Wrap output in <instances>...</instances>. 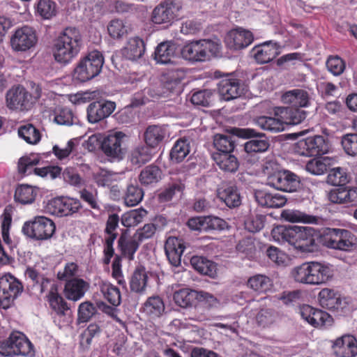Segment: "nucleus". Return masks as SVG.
<instances>
[{"mask_svg": "<svg viewBox=\"0 0 357 357\" xmlns=\"http://www.w3.org/2000/svg\"><path fill=\"white\" fill-rule=\"evenodd\" d=\"M82 37L75 26H68L54 40L53 56L57 62L67 63L80 51Z\"/></svg>", "mask_w": 357, "mask_h": 357, "instance_id": "f257e3e1", "label": "nucleus"}, {"mask_svg": "<svg viewBox=\"0 0 357 357\" xmlns=\"http://www.w3.org/2000/svg\"><path fill=\"white\" fill-rule=\"evenodd\" d=\"M291 275L297 282L318 285L328 282L332 277V272L325 264L310 261L294 267Z\"/></svg>", "mask_w": 357, "mask_h": 357, "instance_id": "f03ea898", "label": "nucleus"}, {"mask_svg": "<svg viewBox=\"0 0 357 357\" xmlns=\"http://www.w3.org/2000/svg\"><path fill=\"white\" fill-rule=\"evenodd\" d=\"M220 49L221 44L218 40H199L183 46L181 55L183 58L190 61H204L217 56Z\"/></svg>", "mask_w": 357, "mask_h": 357, "instance_id": "7ed1b4c3", "label": "nucleus"}, {"mask_svg": "<svg viewBox=\"0 0 357 357\" xmlns=\"http://www.w3.org/2000/svg\"><path fill=\"white\" fill-rule=\"evenodd\" d=\"M103 63L102 54L98 51H93L79 61L74 70L73 77L82 82L90 80L99 75Z\"/></svg>", "mask_w": 357, "mask_h": 357, "instance_id": "20e7f679", "label": "nucleus"}, {"mask_svg": "<svg viewBox=\"0 0 357 357\" xmlns=\"http://www.w3.org/2000/svg\"><path fill=\"white\" fill-rule=\"evenodd\" d=\"M0 354L5 356L22 355L32 356L33 347L26 337L19 331L13 332L6 341L0 343Z\"/></svg>", "mask_w": 357, "mask_h": 357, "instance_id": "39448f33", "label": "nucleus"}, {"mask_svg": "<svg viewBox=\"0 0 357 357\" xmlns=\"http://www.w3.org/2000/svg\"><path fill=\"white\" fill-rule=\"evenodd\" d=\"M55 229L53 221L45 216H37L33 220L26 222L22 227L25 235L36 240L50 238Z\"/></svg>", "mask_w": 357, "mask_h": 357, "instance_id": "423d86ee", "label": "nucleus"}, {"mask_svg": "<svg viewBox=\"0 0 357 357\" xmlns=\"http://www.w3.org/2000/svg\"><path fill=\"white\" fill-rule=\"evenodd\" d=\"M271 162H268L265 167L266 173L268 175V184L280 190L286 192L295 191L299 185L298 176L287 170L271 172L269 171V167H271Z\"/></svg>", "mask_w": 357, "mask_h": 357, "instance_id": "0eeeda50", "label": "nucleus"}, {"mask_svg": "<svg viewBox=\"0 0 357 357\" xmlns=\"http://www.w3.org/2000/svg\"><path fill=\"white\" fill-rule=\"evenodd\" d=\"M328 150V142L321 135L300 139L294 145V151L296 153L307 157L325 154Z\"/></svg>", "mask_w": 357, "mask_h": 357, "instance_id": "6e6552de", "label": "nucleus"}, {"mask_svg": "<svg viewBox=\"0 0 357 357\" xmlns=\"http://www.w3.org/2000/svg\"><path fill=\"white\" fill-rule=\"evenodd\" d=\"M290 244L302 252H312L315 247L314 229L310 227L293 226Z\"/></svg>", "mask_w": 357, "mask_h": 357, "instance_id": "1a4fd4ad", "label": "nucleus"}, {"mask_svg": "<svg viewBox=\"0 0 357 357\" xmlns=\"http://www.w3.org/2000/svg\"><path fill=\"white\" fill-rule=\"evenodd\" d=\"M22 291V284L13 276L5 275L0 278V307L8 308Z\"/></svg>", "mask_w": 357, "mask_h": 357, "instance_id": "9d476101", "label": "nucleus"}, {"mask_svg": "<svg viewBox=\"0 0 357 357\" xmlns=\"http://www.w3.org/2000/svg\"><path fill=\"white\" fill-rule=\"evenodd\" d=\"M6 104L12 110H27L31 105V96L24 86L15 85L6 93Z\"/></svg>", "mask_w": 357, "mask_h": 357, "instance_id": "9b49d317", "label": "nucleus"}, {"mask_svg": "<svg viewBox=\"0 0 357 357\" xmlns=\"http://www.w3.org/2000/svg\"><path fill=\"white\" fill-rule=\"evenodd\" d=\"M353 235L343 229H330L324 239L326 246L330 248L349 250L353 245Z\"/></svg>", "mask_w": 357, "mask_h": 357, "instance_id": "f8f14e48", "label": "nucleus"}, {"mask_svg": "<svg viewBox=\"0 0 357 357\" xmlns=\"http://www.w3.org/2000/svg\"><path fill=\"white\" fill-rule=\"evenodd\" d=\"M36 31L29 26H24L15 31L10 39L12 49L16 52H25L37 43Z\"/></svg>", "mask_w": 357, "mask_h": 357, "instance_id": "ddd939ff", "label": "nucleus"}, {"mask_svg": "<svg viewBox=\"0 0 357 357\" xmlns=\"http://www.w3.org/2000/svg\"><path fill=\"white\" fill-rule=\"evenodd\" d=\"M254 36L251 31L241 27L234 29L227 32L225 43L231 50H242L252 43Z\"/></svg>", "mask_w": 357, "mask_h": 357, "instance_id": "4468645a", "label": "nucleus"}, {"mask_svg": "<svg viewBox=\"0 0 357 357\" xmlns=\"http://www.w3.org/2000/svg\"><path fill=\"white\" fill-rule=\"evenodd\" d=\"M114 102L100 100L89 104L87 107V119L91 123H96L108 117L115 109Z\"/></svg>", "mask_w": 357, "mask_h": 357, "instance_id": "2eb2a0df", "label": "nucleus"}, {"mask_svg": "<svg viewBox=\"0 0 357 357\" xmlns=\"http://www.w3.org/2000/svg\"><path fill=\"white\" fill-rule=\"evenodd\" d=\"M332 348L338 357H354L357 355V340L353 335H344L333 342Z\"/></svg>", "mask_w": 357, "mask_h": 357, "instance_id": "dca6fc26", "label": "nucleus"}, {"mask_svg": "<svg viewBox=\"0 0 357 357\" xmlns=\"http://www.w3.org/2000/svg\"><path fill=\"white\" fill-rule=\"evenodd\" d=\"M125 135L122 132H116L105 137L102 143V151L107 155L114 158H120L123 153L122 148L123 139Z\"/></svg>", "mask_w": 357, "mask_h": 357, "instance_id": "f3484780", "label": "nucleus"}, {"mask_svg": "<svg viewBox=\"0 0 357 357\" xmlns=\"http://www.w3.org/2000/svg\"><path fill=\"white\" fill-rule=\"evenodd\" d=\"M218 91L223 99L231 100L240 97L243 93V88L240 80L230 77L220 81Z\"/></svg>", "mask_w": 357, "mask_h": 357, "instance_id": "a211bd4d", "label": "nucleus"}, {"mask_svg": "<svg viewBox=\"0 0 357 357\" xmlns=\"http://www.w3.org/2000/svg\"><path fill=\"white\" fill-rule=\"evenodd\" d=\"M225 221L218 217L205 216L190 218L188 225L195 231H208L223 229Z\"/></svg>", "mask_w": 357, "mask_h": 357, "instance_id": "6ab92c4d", "label": "nucleus"}, {"mask_svg": "<svg viewBox=\"0 0 357 357\" xmlns=\"http://www.w3.org/2000/svg\"><path fill=\"white\" fill-rule=\"evenodd\" d=\"M252 54L258 63H266L275 58L280 51L275 43L269 41L256 45L252 50Z\"/></svg>", "mask_w": 357, "mask_h": 357, "instance_id": "aec40b11", "label": "nucleus"}, {"mask_svg": "<svg viewBox=\"0 0 357 357\" xmlns=\"http://www.w3.org/2000/svg\"><path fill=\"white\" fill-rule=\"evenodd\" d=\"M185 246L183 241L176 237L167 238L165 245L166 255L169 261L174 266H178L181 264V255Z\"/></svg>", "mask_w": 357, "mask_h": 357, "instance_id": "412c9836", "label": "nucleus"}, {"mask_svg": "<svg viewBox=\"0 0 357 357\" xmlns=\"http://www.w3.org/2000/svg\"><path fill=\"white\" fill-rule=\"evenodd\" d=\"M176 5L172 1H165L158 5L152 12V22H171L176 17Z\"/></svg>", "mask_w": 357, "mask_h": 357, "instance_id": "4be33fe9", "label": "nucleus"}, {"mask_svg": "<svg viewBox=\"0 0 357 357\" xmlns=\"http://www.w3.org/2000/svg\"><path fill=\"white\" fill-rule=\"evenodd\" d=\"M89 284L83 279L75 278L66 282L64 287L65 296L68 300L78 301L84 296Z\"/></svg>", "mask_w": 357, "mask_h": 357, "instance_id": "5701e85b", "label": "nucleus"}, {"mask_svg": "<svg viewBox=\"0 0 357 357\" xmlns=\"http://www.w3.org/2000/svg\"><path fill=\"white\" fill-rule=\"evenodd\" d=\"M144 41L138 36L129 38L126 46L122 50L124 57L129 60L140 59L145 52Z\"/></svg>", "mask_w": 357, "mask_h": 357, "instance_id": "b1692460", "label": "nucleus"}, {"mask_svg": "<svg viewBox=\"0 0 357 357\" xmlns=\"http://www.w3.org/2000/svg\"><path fill=\"white\" fill-rule=\"evenodd\" d=\"M255 199L259 204L268 208H280L287 202L286 197L280 194L261 190L255 192Z\"/></svg>", "mask_w": 357, "mask_h": 357, "instance_id": "393cba45", "label": "nucleus"}, {"mask_svg": "<svg viewBox=\"0 0 357 357\" xmlns=\"http://www.w3.org/2000/svg\"><path fill=\"white\" fill-rule=\"evenodd\" d=\"M140 242L135 234L130 236L127 232H124L119 239V246L123 255L129 260H132L134 254L139 248Z\"/></svg>", "mask_w": 357, "mask_h": 357, "instance_id": "a878e982", "label": "nucleus"}, {"mask_svg": "<svg viewBox=\"0 0 357 357\" xmlns=\"http://www.w3.org/2000/svg\"><path fill=\"white\" fill-rule=\"evenodd\" d=\"M282 100L284 104L294 107H303L309 105L310 97L306 91L296 89L284 93L282 96Z\"/></svg>", "mask_w": 357, "mask_h": 357, "instance_id": "bb28decb", "label": "nucleus"}, {"mask_svg": "<svg viewBox=\"0 0 357 357\" xmlns=\"http://www.w3.org/2000/svg\"><path fill=\"white\" fill-rule=\"evenodd\" d=\"M278 118L261 116L256 118L254 121L262 130L271 132H280L284 129V121L281 118L278 108L275 111Z\"/></svg>", "mask_w": 357, "mask_h": 357, "instance_id": "cd10ccee", "label": "nucleus"}, {"mask_svg": "<svg viewBox=\"0 0 357 357\" xmlns=\"http://www.w3.org/2000/svg\"><path fill=\"white\" fill-rule=\"evenodd\" d=\"M328 199L335 204H348L357 201V190L354 188H339L331 190Z\"/></svg>", "mask_w": 357, "mask_h": 357, "instance_id": "c85d7f7f", "label": "nucleus"}, {"mask_svg": "<svg viewBox=\"0 0 357 357\" xmlns=\"http://www.w3.org/2000/svg\"><path fill=\"white\" fill-rule=\"evenodd\" d=\"M218 196L229 208L237 207L241 203L240 193L234 185H225L219 188Z\"/></svg>", "mask_w": 357, "mask_h": 357, "instance_id": "c756f323", "label": "nucleus"}, {"mask_svg": "<svg viewBox=\"0 0 357 357\" xmlns=\"http://www.w3.org/2000/svg\"><path fill=\"white\" fill-rule=\"evenodd\" d=\"M229 153H215L213 154V159L222 170L228 172H234L238 168V162L234 155Z\"/></svg>", "mask_w": 357, "mask_h": 357, "instance_id": "7c9ffc66", "label": "nucleus"}, {"mask_svg": "<svg viewBox=\"0 0 357 357\" xmlns=\"http://www.w3.org/2000/svg\"><path fill=\"white\" fill-rule=\"evenodd\" d=\"M166 134V129L164 127L150 126L144 132V139L146 144L152 149L162 142Z\"/></svg>", "mask_w": 357, "mask_h": 357, "instance_id": "2f4dec72", "label": "nucleus"}, {"mask_svg": "<svg viewBox=\"0 0 357 357\" xmlns=\"http://www.w3.org/2000/svg\"><path fill=\"white\" fill-rule=\"evenodd\" d=\"M198 298V291L190 289H182L176 291L173 296L176 304L181 307L192 306Z\"/></svg>", "mask_w": 357, "mask_h": 357, "instance_id": "473e14b6", "label": "nucleus"}, {"mask_svg": "<svg viewBox=\"0 0 357 357\" xmlns=\"http://www.w3.org/2000/svg\"><path fill=\"white\" fill-rule=\"evenodd\" d=\"M190 264L193 268L203 275L211 278L216 275V266L211 261L203 257L194 256L190 259Z\"/></svg>", "mask_w": 357, "mask_h": 357, "instance_id": "72a5a7b5", "label": "nucleus"}, {"mask_svg": "<svg viewBox=\"0 0 357 357\" xmlns=\"http://www.w3.org/2000/svg\"><path fill=\"white\" fill-rule=\"evenodd\" d=\"M163 91L162 92L155 93L150 90V96L153 98L165 96L167 93L174 91L180 84L181 79L175 73H169L163 76L162 79Z\"/></svg>", "mask_w": 357, "mask_h": 357, "instance_id": "f704fd0d", "label": "nucleus"}, {"mask_svg": "<svg viewBox=\"0 0 357 357\" xmlns=\"http://www.w3.org/2000/svg\"><path fill=\"white\" fill-rule=\"evenodd\" d=\"M321 305L329 310L337 309L341 305L340 296L333 289H323L319 294Z\"/></svg>", "mask_w": 357, "mask_h": 357, "instance_id": "c9c22d12", "label": "nucleus"}, {"mask_svg": "<svg viewBox=\"0 0 357 357\" xmlns=\"http://www.w3.org/2000/svg\"><path fill=\"white\" fill-rule=\"evenodd\" d=\"M190 153V142L188 139H178L170 152V159L172 162H181Z\"/></svg>", "mask_w": 357, "mask_h": 357, "instance_id": "e433bc0d", "label": "nucleus"}, {"mask_svg": "<svg viewBox=\"0 0 357 357\" xmlns=\"http://www.w3.org/2000/svg\"><path fill=\"white\" fill-rule=\"evenodd\" d=\"M37 194V188L29 185L23 184L17 188L15 199L22 204H29L33 202Z\"/></svg>", "mask_w": 357, "mask_h": 357, "instance_id": "4c0bfd02", "label": "nucleus"}, {"mask_svg": "<svg viewBox=\"0 0 357 357\" xmlns=\"http://www.w3.org/2000/svg\"><path fill=\"white\" fill-rule=\"evenodd\" d=\"M278 111L285 124L297 125L301 123L306 117L305 112L296 107L278 108Z\"/></svg>", "mask_w": 357, "mask_h": 357, "instance_id": "58836bf2", "label": "nucleus"}, {"mask_svg": "<svg viewBox=\"0 0 357 357\" xmlns=\"http://www.w3.org/2000/svg\"><path fill=\"white\" fill-rule=\"evenodd\" d=\"M152 156V149L148 145H141L131 151L130 160L133 165L141 166L150 161Z\"/></svg>", "mask_w": 357, "mask_h": 357, "instance_id": "ea45409f", "label": "nucleus"}, {"mask_svg": "<svg viewBox=\"0 0 357 357\" xmlns=\"http://www.w3.org/2000/svg\"><path fill=\"white\" fill-rule=\"evenodd\" d=\"M281 217L289 222L314 223L317 218L303 212L294 209H286L282 211Z\"/></svg>", "mask_w": 357, "mask_h": 357, "instance_id": "a19ab883", "label": "nucleus"}, {"mask_svg": "<svg viewBox=\"0 0 357 357\" xmlns=\"http://www.w3.org/2000/svg\"><path fill=\"white\" fill-rule=\"evenodd\" d=\"M175 47L174 45L169 43H161L156 47L155 52V59L160 63H169L174 58Z\"/></svg>", "mask_w": 357, "mask_h": 357, "instance_id": "79ce46f5", "label": "nucleus"}, {"mask_svg": "<svg viewBox=\"0 0 357 357\" xmlns=\"http://www.w3.org/2000/svg\"><path fill=\"white\" fill-rule=\"evenodd\" d=\"M165 309L164 303L159 296L149 298L144 305V312L153 317L162 315Z\"/></svg>", "mask_w": 357, "mask_h": 357, "instance_id": "37998d69", "label": "nucleus"}, {"mask_svg": "<svg viewBox=\"0 0 357 357\" xmlns=\"http://www.w3.org/2000/svg\"><path fill=\"white\" fill-rule=\"evenodd\" d=\"M271 285V280L264 275H254L248 280V287L259 294L266 293Z\"/></svg>", "mask_w": 357, "mask_h": 357, "instance_id": "c03bdc74", "label": "nucleus"}, {"mask_svg": "<svg viewBox=\"0 0 357 357\" xmlns=\"http://www.w3.org/2000/svg\"><path fill=\"white\" fill-rule=\"evenodd\" d=\"M148 276L143 267H139L134 271L130 282V289L135 292L143 291L146 286Z\"/></svg>", "mask_w": 357, "mask_h": 357, "instance_id": "a18cd8bd", "label": "nucleus"}, {"mask_svg": "<svg viewBox=\"0 0 357 357\" xmlns=\"http://www.w3.org/2000/svg\"><path fill=\"white\" fill-rule=\"evenodd\" d=\"M18 135L26 142L36 144L40 140V133L32 124H25L18 128Z\"/></svg>", "mask_w": 357, "mask_h": 357, "instance_id": "49530a36", "label": "nucleus"}, {"mask_svg": "<svg viewBox=\"0 0 357 357\" xmlns=\"http://www.w3.org/2000/svg\"><path fill=\"white\" fill-rule=\"evenodd\" d=\"M36 13L43 20H51L57 13L56 4L52 0H39L36 6Z\"/></svg>", "mask_w": 357, "mask_h": 357, "instance_id": "de8ad7c7", "label": "nucleus"}, {"mask_svg": "<svg viewBox=\"0 0 357 357\" xmlns=\"http://www.w3.org/2000/svg\"><path fill=\"white\" fill-rule=\"evenodd\" d=\"M233 138L231 135L217 134L213 137V145L219 153H231L235 146Z\"/></svg>", "mask_w": 357, "mask_h": 357, "instance_id": "09e8293b", "label": "nucleus"}, {"mask_svg": "<svg viewBox=\"0 0 357 357\" xmlns=\"http://www.w3.org/2000/svg\"><path fill=\"white\" fill-rule=\"evenodd\" d=\"M144 209L132 210L124 213L121 217V223L126 227H135L140 223L146 216Z\"/></svg>", "mask_w": 357, "mask_h": 357, "instance_id": "8fccbe9b", "label": "nucleus"}, {"mask_svg": "<svg viewBox=\"0 0 357 357\" xmlns=\"http://www.w3.org/2000/svg\"><path fill=\"white\" fill-rule=\"evenodd\" d=\"M328 165V158H317L307 162L305 169L312 174L321 175L326 172Z\"/></svg>", "mask_w": 357, "mask_h": 357, "instance_id": "3c124183", "label": "nucleus"}, {"mask_svg": "<svg viewBox=\"0 0 357 357\" xmlns=\"http://www.w3.org/2000/svg\"><path fill=\"white\" fill-rule=\"evenodd\" d=\"M161 178V172L156 166H148L139 174L142 184L151 185L157 183Z\"/></svg>", "mask_w": 357, "mask_h": 357, "instance_id": "603ef678", "label": "nucleus"}, {"mask_svg": "<svg viewBox=\"0 0 357 357\" xmlns=\"http://www.w3.org/2000/svg\"><path fill=\"white\" fill-rule=\"evenodd\" d=\"M144 192L142 189L137 185H130L124 196V202L128 206H135L142 200Z\"/></svg>", "mask_w": 357, "mask_h": 357, "instance_id": "864d4df0", "label": "nucleus"}, {"mask_svg": "<svg viewBox=\"0 0 357 357\" xmlns=\"http://www.w3.org/2000/svg\"><path fill=\"white\" fill-rule=\"evenodd\" d=\"M101 292L104 295V297L112 305L117 306L121 303V295L119 289L110 284L104 283L101 286Z\"/></svg>", "mask_w": 357, "mask_h": 357, "instance_id": "5fc2aeb1", "label": "nucleus"}, {"mask_svg": "<svg viewBox=\"0 0 357 357\" xmlns=\"http://www.w3.org/2000/svg\"><path fill=\"white\" fill-rule=\"evenodd\" d=\"M268 147L269 142L264 139H252L244 144L245 151L250 154L264 152Z\"/></svg>", "mask_w": 357, "mask_h": 357, "instance_id": "6e6d98bb", "label": "nucleus"}, {"mask_svg": "<svg viewBox=\"0 0 357 357\" xmlns=\"http://www.w3.org/2000/svg\"><path fill=\"white\" fill-rule=\"evenodd\" d=\"M327 181L333 185H344L348 182L347 174L341 167L333 168L328 174Z\"/></svg>", "mask_w": 357, "mask_h": 357, "instance_id": "4d7b16f0", "label": "nucleus"}, {"mask_svg": "<svg viewBox=\"0 0 357 357\" xmlns=\"http://www.w3.org/2000/svg\"><path fill=\"white\" fill-rule=\"evenodd\" d=\"M276 319V313L271 309H261L255 315L257 324L264 327L273 324Z\"/></svg>", "mask_w": 357, "mask_h": 357, "instance_id": "13d9d810", "label": "nucleus"}, {"mask_svg": "<svg viewBox=\"0 0 357 357\" xmlns=\"http://www.w3.org/2000/svg\"><path fill=\"white\" fill-rule=\"evenodd\" d=\"M333 322L331 316L322 310L315 309L310 321V324L314 327L330 326Z\"/></svg>", "mask_w": 357, "mask_h": 357, "instance_id": "bf43d9fd", "label": "nucleus"}, {"mask_svg": "<svg viewBox=\"0 0 357 357\" xmlns=\"http://www.w3.org/2000/svg\"><path fill=\"white\" fill-rule=\"evenodd\" d=\"M293 226L285 227L282 225L274 227L271 231L273 238L278 242H288L290 243Z\"/></svg>", "mask_w": 357, "mask_h": 357, "instance_id": "052dcab7", "label": "nucleus"}, {"mask_svg": "<svg viewBox=\"0 0 357 357\" xmlns=\"http://www.w3.org/2000/svg\"><path fill=\"white\" fill-rule=\"evenodd\" d=\"M212 91L204 89L194 93L191 97V102L194 105L206 107L212 102Z\"/></svg>", "mask_w": 357, "mask_h": 357, "instance_id": "680f3d73", "label": "nucleus"}, {"mask_svg": "<svg viewBox=\"0 0 357 357\" xmlns=\"http://www.w3.org/2000/svg\"><path fill=\"white\" fill-rule=\"evenodd\" d=\"M326 67L334 75H340L345 69V63L338 56H331L326 61Z\"/></svg>", "mask_w": 357, "mask_h": 357, "instance_id": "e2e57ef3", "label": "nucleus"}, {"mask_svg": "<svg viewBox=\"0 0 357 357\" xmlns=\"http://www.w3.org/2000/svg\"><path fill=\"white\" fill-rule=\"evenodd\" d=\"M342 145L345 152L350 155H357V135L347 134L342 139Z\"/></svg>", "mask_w": 357, "mask_h": 357, "instance_id": "0e129e2a", "label": "nucleus"}, {"mask_svg": "<svg viewBox=\"0 0 357 357\" xmlns=\"http://www.w3.org/2000/svg\"><path fill=\"white\" fill-rule=\"evenodd\" d=\"M48 297L52 308L58 314H63L64 312L68 309L63 298L57 293L52 291Z\"/></svg>", "mask_w": 357, "mask_h": 357, "instance_id": "69168bd1", "label": "nucleus"}, {"mask_svg": "<svg viewBox=\"0 0 357 357\" xmlns=\"http://www.w3.org/2000/svg\"><path fill=\"white\" fill-rule=\"evenodd\" d=\"M106 7L110 13H126L132 10V6L122 1L119 0H109L107 2Z\"/></svg>", "mask_w": 357, "mask_h": 357, "instance_id": "338daca9", "label": "nucleus"}, {"mask_svg": "<svg viewBox=\"0 0 357 357\" xmlns=\"http://www.w3.org/2000/svg\"><path fill=\"white\" fill-rule=\"evenodd\" d=\"M78 266L71 262L68 263L63 270L57 273V277L59 280H66V282H68L69 280L75 278L78 275Z\"/></svg>", "mask_w": 357, "mask_h": 357, "instance_id": "774afa93", "label": "nucleus"}]
</instances>
